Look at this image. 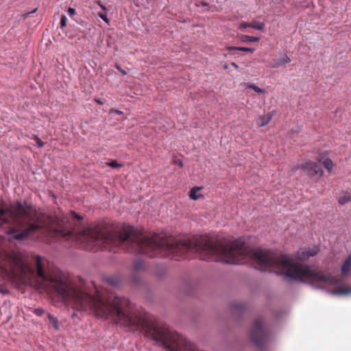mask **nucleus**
I'll use <instances>...</instances> for the list:
<instances>
[{"label":"nucleus","instance_id":"1","mask_svg":"<svg viewBox=\"0 0 351 351\" xmlns=\"http://www.w3.org/2000/svg\"><path fill=\"white\" fill-rule=\"evenodd\" d=\"M188 252L197 253L202 260L228 264H244L252 261L259 270L283 275L291 280L309 283L319 289L337 285L340 280L339 277L311 269L295 261V259L304 261L315 256L318 252L317 248L308 250L300 249L293 256L278 254L259 247L251 248L245 245L242 238L231 242L224 238L215 239L207 236L195 237L192 239H177V259L183 257Z\"/></svg>","mask_w":351,"mask_h":351},{"label":"nucleus","instance_id":"2","mask_svg":"<svg viewBox=\"0 0 351 351\" xmlns=\"http://www.w3.org/2000/svg\"><path fill=\"white\" fill-rule=\"evenodd\" d=\"M0 267L3 274H10V276H18L17 270L20 271L21 276H26L27 273L29 275H34V272L28 265L23 263L19 255L16 253L8 255L0 252Z\"/></svg>","mask_w":351,"mask_h":351},{"label":"nucleus","instance_id":"3","mask_svg":"<svg viewBox=\"0 0 351 351\" xmlns=\"http://www.w3.org/2000/svg\"><path fill=\"white\" fill-rule=\"evenodd\" d=\"M252 342L259 348L263 347L268 341L269 335L263 326L262 319H257L250 332Z\"/></svg>","mask_w":351,"mask_h":351},{"label":"nucleus","instance_id":"4","mask_svg":"<svg viewBox=\"0 0 351 351\" xmlns=\"http://www.w3.org/2000/svg\"><path fill=\"white\" fill-rule=\"evenodd\" d=\"M300 168H301L306 174L311 178L318 180L323 176L324 171L322 167L311 160H306L302 163Z\"/></svg>","mask_w":351,"mask_h":351},{"label":"nucleus","instance_id":"5","mask_svg":"<svg viewBox=\"0 0 351 351\" xmlns=\"http://www.w3.org/2000/svg\"><path fill=\"white\" fill-rule=\"evenodd\" d=\"M275 114V111L270 112L267 114V117L264 116H259L256 119L257 125L259 127H263L266 125H267L270 121L271 120L272 117Z\"/></svg>","mask_w":351,"mask_h":351},{"label":"nucleus","instance_id":"6","mask_svg":"<svg viewBox=\"0 0 351 351\" xmlns=\"http://www.w3.org/2000/svg\"><path fill=\"white\" fill-rule=\"evenodd\" d=\"M351 271V255H349L341 267V274L342 276H348Z\"/></svg>","mask_w":351,"mask_h":351},{"label":"nucleus","instance_id":"7","mask_svg":"<svg viewBox=\"0 0 351 351\" xmlns=\"http://www.w3.org/2000/svg\"><path fill=\"white\" fill-rule=\"evenodd\" d=\"M331 293L333 295H345L351 293V286L349 285H341L331 291Z\"/></svg>","mask_w":351,"mask_h":351},{"label":"nucleus","instance_id":"8","mask_svg":"<svg viewBox=\"0 0 351 351\" xmlns=\"http://www.w3.org/2000/svg\"><path fill=\"white\" fill-rule=\"evenodd\" d=\"M291 62V58L286 54H284L282 58L280 60H273L271 62V66L273 68H278L282 64H288Z\"/></svg>","mask_w":351,"mask_h":351},{"label":"nucleus","instance_id":"9","mask_svg":"<svg viewBox=\"0 0 351 351\" xmlns=\"http://www.w3.org/2000/svg\"><path fill=\"white\" fill-rule=\"evenodd\" d=\"M104 281L112 287H116L120 284V279L117 276H106L104 278Z\"/></svg>","mask_w":351,"mask_h":351},{"label":"nucleus","instance_id":"10","mask_svg":"<svg viewBox=\"0 0 351 351\" xmlns=\"http://www.w3.org/2000/svg\"><path fill=\"white\" fill-rule=\"evenodd\" d=\"M200 189H201V188H199V187L193 188L190 191V195H189L190 198L193 200H197L201 197H202L203 195L199 193Z\"/></svg>","mask_w":351,"mask_h":351},{"label":"nucleus","instance_id":"11","mask_svg":"<svg viewBox=\"0 0 351 351\" xmlns=\"http://www.w3.org/2000/svg\"><path fill=\"white\" fill-rule=\"evenodd\" d=\"M240 39L241 40L242 42L250 43V42H258L260 38L258 37H254V36H250L242 34L240 36Z\"/></svg>","mask_w":351,"mask_h":351},{"label":"nucleus","instance_id":"12","mask_svg":"<svg viewBox=\"0 0 351 351\" xmlns=\"http://www.w3.org/2000/svg\"><path fill=\"white\" fill-rule=\"evenodd\" d=\"M249 27L263 30L265 27V24L263 22L254 21L252 23H249Z\"/></svg>","mask_w":351,"mask_h":351},{"label":"nucleus","instance_id":"13","mask_svg":"<svg viewBox=\"0 0 351 351\" xmlns=\"http://www.w3.org/2000/svg\"><path fill=\"white\" fill-rule=\"evenodd\" d=\"M229 51H245V52H250L253 53L254 51V49L250 48V47H229Z\"/></svg>","mask_w":351,"mask_h":351},{"label":"nucleus","instance_id":"14","mask_svg":"<svg viewBox=\"0 0 351 351\" xmlns=\"http://www.w3.org/2000/svg\"><path fill=\"white\" fill-rule=\"evenodd\" d=\"M244 85H245V87L246 88L252 89V90H254L255 92H256L258 93H264V90L261 89V88H259L258 86L255 85L254 84L245 83Z\"/></svg>","mask_w":351,"mask_h":351},{"label":"nucleus","instance_id":"15","mask_svg":"<svg viewBox=\"0 0 351 351\" xmlns=\"http://www.w3.org/2000/svg\"><path fill=\"white\" fill-rule=\"evenodd\" d=\"M47 316H48L50 323L53 325V328L56 330H58L59 327H58V319L49 313L47 314Z\"/></svg>","mask_w":351,"mask_h":351},{"label":"nucleus","instance_id":"16","mask_svg":"<svg viewBox=\"0 0 351 351\" xmlns=\"http://www.w3.org/2000/svg\"><path fill=\"white\" fill-rule=\"evenodd\" d=\"M323 165L329 172H330L333 167V162L330 159L327 158L324 160Z\"/></svg>","mask_w":351,"mask_h":351},{"label":"nucleus","instance_id":"17","mask_svg":"<svg viewBox=\"0 0 351 351\" xmlns=\"http://www.w3.org/2000/svg\"><path fill=\"white\" fill-rule=\"evenodd\" d=\"M350 201H351V196L348 194L344 195L340 197L339 199V203L341 205H343Z\"/></svg>","mask_w":351,"mask_h":351},{"label":"nucleus","instance_id":"18","mask_svg":"<svg viewBox=\"0 0 351 351\" xmlns=\"http://www.w3.org/2000/svg\"><path fill=\"white\" fill-rule=\"evenodd\" d=\"M232 307L235 311H242L245 306L243 304L239 303V302H234L232 304Z\"/></svg>","mask_w":351,"mask_h":351},{"label":"nucleus","instance_id":"19","mask_svg":"<svg viewBox=\"0 0 351 351\" xmlns=\"http://www.w3.org/2000/svg\"><path fill=\"white\" fill-rule=\"evenodd\" d=\"M143 266H144L143 263L141 261L136 260L134 264V269L136 271H138V270L142 269L143 268Z\"/></svg>","mask_w":351,"mask_h":351},{"label":"nucleus","instance_id":"20","mask_svg":"<svg viewBox=\"0 0 351 351\" xmlns=\"http://www.w3.org/2000/svg\"><path fill=\"white\" fill-rule=\"evenodd\" d=\"M108 165L112 168L121 167L123 165L118 163L116 160H111L108 163Z\"/></svg>","mask_w":351,"mask_h":351},{"label":"nucleus","instance_id":"21","mask_svg":"<svg viewBox=\"0 0 351 351\" xmlns=\"http://www.w3.org/2000/svg\"><path fill=\"white\" fill-rule=\"evenodd\" d=\"M34 138L39 147H43L44 146V143L40 140V138L37 135H34Z\"/></svg>","mask_w":351,"mask_h":351},{"label":"nucleus","instance_id":"22","mask_svg":"<svg viewBox=\"0 0 351 351\" xmlns=\"http://www.w3.org/2000/svg\"><path fill=\"white\" fill-rule=\"evenodd\" d=\"M66 21H67V19H66V16H64V15L62 16L61 19H60L61 28L65 27L66 26Z\"/></svg>","mask_w":351,"mask_h":351},{"label":"nucleus","instance_id":"23","mask_svg":"<svg viewBox=\"0 0 351 351\" xmlns=\"http://www.w3.org/2000/svg\"><path fill=\"white\" fill-rule=\"evenodd\" d=\"M34 314H36L38 316H41L44 314L45 311L43 308H35L34 310Z\"/></svg>","mask_w":351,"mask_h":351},{"label":"nucleus","instance_id":"24","mask_svg":"<svg viewBox=\"0 0 351 351\" xmlns=\"http://www.w3.org/2000/svg\"><path fill=\"white\" fill-rule=\"evenodd\" d=\"M98 15L105 22H106L107 23H109V20H108L106 13H99Z\"/></svg>","mask_w":351,"mask_h":351},{"label":"nucleus","instance_id":"25","mask_svg":"<svg viewBox=\"0 0 351 351\" xmlns=\"http://www.w3.org/2000/svg\"><path fill=\"white\" fill-rule=\"evenodd\" d=\"M71 215L73 217V218H75V219H77L78 221H81L82 219V217L80 215H77V213H75V212H71Z\"/></svg>","mask_w":351,"mask_h":351},{"label":"nucleus","instance_id":"26","mask_svg":"<svg viewBox=\"0 0 351 351\" xmlns=\"http://www.w3.org/2000/svg\"><path fill=\"white\" fill-rule=\"evenodd\" d=\"M68 14L71 17L75 14V10L73 8H69Z\"/></svg>","mask_w":351,"mask_h":351},{"label":"nucleus","instance_id":"27","mask_svg":"<svg viewBox=\"0 0 351 351\" xmlns=\"http://www.w3.org/2000/svg\"><path fill=\"white\" fill-rule=\"evenodd\" d=\"M246 27H249V23L243 22V23H241L239 25V29H243Z\"/></svg>","mask_w":351,"mask_h":351},{"label":"nucleus","instance_id":"28","mask_svg":"<svg viewBox=\"0 0 351 351\" xmlns=\"http://www.w3.org/2000/svg\"><path fill=\"white\" fill-rule=\"evenodd\" d=\"M115 68L119 70L123 75H126L127 74V71H125L124 69H121V67L119 65H116L115 66Z\"/></svg>","mask_w":351,"mask_h":351},{"label":"nucleus","instance_id":"29","mask_svg":"<svg viewBox=\"0 0 351 351\" xmlns=\"http://www.w3.org/2000/svg\"><path fill=\"white\" fill-rule=\"evenodd\" d=\"M173 162L175 164L178 165L181 167L183 166L182 162L180 160H175Z\"/></svg>","mask_w":351,"mask_h":351},{"label":"nucleus","instance_id":"30","mask_svg":"<svg viewBox=\"0 0 351 351\" xmlns=\"http://www.w3.org/2000/svg\"><path fill=\"white\" fill-rule=\"evenodd\" d=\"M36 10H37L36 8V9H34V10L32 12H32H35L36 11ZM31 14V12H27V13L25 14H24V19H26L27 17H28V16H29V14Z\"/></svg>","mask_w":351,"mask_h":351},{"label":"nucleus","instance_id":"31","mask_svg":"<svg viewBox=\"0 0 351 351\" xmlns=\"http://www.w3.org/2000/svg\"><path fill=\"white\" fill-rule=\"evenodd\" d=\"M95 102H97L98 104H100V105H103L104 104V102L102 101H101L99 99H96L95 100Z\"/></svg>","mask_w":351,"mask_h":351},{"label":"nucleus","instance_id":"32","mask_svg":"<svg viewBox=\"0 0 351 351\" xmlns=\"http://www.w3.org/2000/svg\"><path fill=\"white\" fill-rule=\"evenodd\" d=\"M0 291L3 293V294H5V293H8V291L7 289H0Z\"/></svg>","mask_w":351,"mask_h":351},{"label":"nucleus","instance_id":"33","mask_svg":"<svg viewBox=\"0 0 351 351\" xmlns=\"http://www.w3.org/2000/svg\"><path fill=\"white\" fill-rule=\"evenodd\" d=\"M99 5L102 8V10H106V8L104 5L101 4L100 3H99Z\"/></svg>","mask_w":351,"mask_h":351},{"label":"nucleus","instance_id":"34","mask_svg":"<svg viewBox=\"0 0 351 351\" xmlns=\"http://www.w3.org/2000/svg\"><path fill=\"white\" fill-rule=\"evenodd\" d=\"M115 112H116L117 114H123V112H122L121 110H117L115 111Z\"/></svg>","mask_w":351,"mask_h":351},{"label":"nucleus","instance_id":"35","mask_svg":"<svg viewBox=\"0 0 351 351\" xmlns=\"http://www.w3.org/2000/svg\"><path fill=\"white\" fill-rule=\"evenodd\" d=\"M232 65L233 66H234L235 68H237V67H238L237 64L236 63H234V62H232Z\"/></svg>","mask_w":351,"mask_h":351}]
</instances>
